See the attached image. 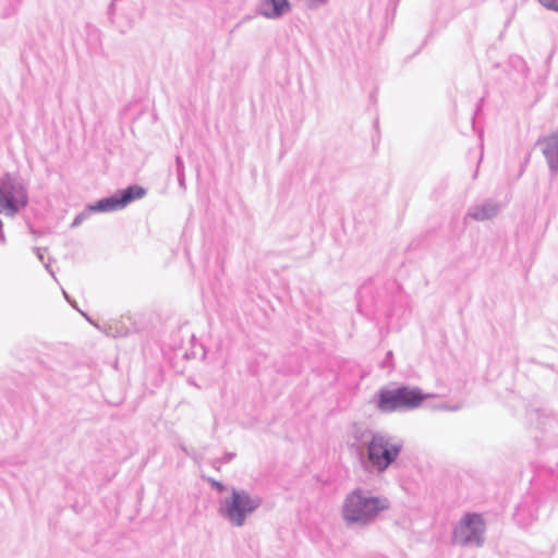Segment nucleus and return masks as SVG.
<instances>
[{"label": "nucleus", "mask_w": 558, "mask_h": 558, "mask_svg": "<svg viewBox=\"0 0 558 558\" xmlns=\"http://www.w3.org/2000/svg\"><path fill=\"white\" fill-rule=\"evenodd\" d=\"M34 251L36 252L37 258L44 263V253L40 247H34Z\"/></svg>", "instance_id": "23"}, {"label": "nucleus", "mask_w": 558, "mask_h": 558, "mask_svg": "<svg viewBox=\"0 0 558 558\" xmlns=\"http://www.w3.org/2000/svg\"><path fill=\"white\" fill-rule=\"evenodd\" d=\"M483 105H484V97L480 98L477 104H476V107H475V110H474V113L471 118V121H472V128L473 130H475V118L478 113L482 112V109H483Z\"/></svg>", "instance_id": "17"}, {"label": "nucleus", "mask_w": 558, "mask_h": 558, "mask_svg": "<svg viewBox=\"0 0 558 558\" xmlns=\"http://www.w3.org/2000/svg\"><path fill=\"white\" fill-rule=\"evenodd\" d=\"M0 242L1 243H5V234H4V231H3V227L0 228Z\"/></svg>", "instance_id": "26"}, {"label": "nucleus", "mask_w": 558, "mask_h": 558, "mask_svg": "<svg viewBox=\"0 0 558 558\" xmlns=\"http://www.w3.org/2000/svg\"><path fill=\"white\" fill-rule=\"evenodd\" d=\"M427 395L420 387L407 384H390L380 387L373 403L380 413H404L422 405Z\"/></svg>", "instance_id": "3"}, {"label": "nucleus", "mask_w": 558, "mask_h": 558, "mask_svg": "<svg viewBox=\"0 0 558 558\" xmlns=\"http://www.w3.org/2000/svg\"><path fill=\"white\" fill-rule=\"evenodd\" d=\"M29 204L27 184L16 173L4 172L0 177V215L15 217Z\"/></svg>", "instance_id": "6"}, {"label": "nucleus", "mask_w": 558, "mask_h": 558, "mask_svg": "<svg viewBox=\"0 0 558 558\" xmlns=\"http://www.w3.org/2000/svg\"><path fill=\"white\" fill-rule=\"evenodd\" d=\"M16 10H17L16 4H11V7H10V11L4 12V13H3V16H4V17H8V16H10L11 14L15 13V12H16Z\"/></svg>", "instance_id": "22"}, {"label": "nucleus", "mask_w": 558, "mask_h": 558, "mask_svg": "<svg viewBox=\"0 0 558 558\" xmlns=\"http://www.w3.org/2000/svg\"><path fill=\"white\" fill-rule=\"evenodd\" d=\"M527 420L544 433L553 430L558 426L557 416L548 409L527 410Z\"/></svg>", "instance_id": "10"}, {"label": "nucleus", "mask_w": 558, "mask_h": 558, "mask_svg": "<svg viewBox=\"0 0 558 558\" xmlns=\"http://www.w3.org/2000/svg\"><path fill=\"white\" fill-rule=\"evenodd\" d=\"M500 209L501 207L497 202L486 199L483 203L470 206L466 211V217L475 221L490 220L499 214Z\"/></svg>", "instance_id": "11"}, {"label": "nucleus", "mask_w": 558, "mask_h": 558, "mask_svg": "<svg viewBox=\"0 0 558 558\" xmlns=\"http://www.w3.org/2000/svg\"><path fill=\"white\" fill-rule=\"evenodd\" d=\"M514 518L522 525H529L532 521L536 520V515L530 510L525 502L517 507Z\"/></svg>", "instance_id": "12"}, {"label": "nucleus", "mask_w": 558, "mask_h": 558, "mask_svg": "<svg viewBox=\"0 0 558 558\" xmlns=\"http://www.w3.org/2000/svg\"><path fill=\"white\" fill-rule=\"evenodd\" d=\"M329 0H306V5L310 10L318 9L328 3Z\"/></svg>", "instance_id": "18"}, {"label": "nucleus", "mask_w": 558, "mask_h": 558, "mask_svg": "<svg viewBox=\"0 0 558 558\" xmlns=\"http://www.w3.org/2000/svg\"><path fill=\"white\" fill-rule=\"evenodd\" d=\"M221 464H222V463H221V461H219V458H218V459L213 460V462H211V466H213L215 470H217V471H219V470H220Z\"/></svg>", "instance_id": "24"}, {"label": "nucleus", "mask_w": 558, "mask_h": 558, "mask_svg": "<svg viewBox=\"0 0 558 558\" xmlns=\"http://www.w3.org/2000/svg\"><path fill=\"white\" fill-rule=\"evenodd\" d=\"M441 408L445 409V410H448V411H457L460 407L459 405L444 404V405H441Z\"/></svg>", "instance_id": "25"}, {"label": "nucleus", "mask_w": 558, "mask_h": 558, "mask_svg": "<svg viewBox=\"0 0 558 558\" xmlns=\"http://www.w3.org/2000/svg\"><path fill=\"white\" fill-rule=\"evenodd\" d=\"M551 174L558 173V129L536 141Z\"/></svg>", "instance_id": "8"}, {"label": "nucleus", "mask_w": 558, "mask_h": 558, "mask_svg": "<svg viewBox=\"0 0 558 558\" xmlns=\"http://www.w3.org/2000/svg\"><path fill=\"white\" fill-rule=\"evenodd\" d=\"M486 521L480 512H465L452 529L451 543L480 548L485 543Z\"/></svg>", "instance_id": "7"}, {"label": "nucleus", "mask_w": 558, "mask_h": 558, "mask_svg": "<svg viewBox=\"0 0 558 558\" xmlns=\"http://www.w3.org/2000/svg\"><path fill=\"white\" fill-rule=\"evenodd\" d=\"M46 269L49 270V272L53 276V272H52V270L49 269L48 265H46Z\"/></svg>", "instance_id": "28"}, {"label": "nucleus", "mask_w": 558, "mask_h": 558, "mask_svg": "<svg viewBox=\"0 0 558 558\" xmlns=\"http://www.w3.org/2000/svg\"><path fill=\"white\" fill-rule=\"evenodd\" d=\"M392 360H393V353H392V351H388V352L386 353L385 359L383 360V362H381V364H380V367H381L383 369H385V368H389V367H392V366H393V365H392Z\"/></svg>", "instance_id": "19"}, {"label": "nucleus", "mask_w": 558, "mask_h": 558, "mask_svg": "<svg viewBox=\"0 0 558 558\" xmlns=\"http://www.w3.org/2000/svg\"><path fill=\"white\" fill-rule=\"evenodd\" d=\"M292 10L289 0H260L255 13L268 20H279Z\"/></svg>", "instance_id": "9"}, {"label": "nucleus", "mask_w": 558, "mask_h": 558, "mask_svg": "<svg viewBox=\"0 0 558 558\" xmlns=\"http://www.w3.org/2000/svg\"><path fill=\"white\" fill-rule=\"evenodd\" d=\"M554 485H555L556 488H558V483H555Z\"/></svg>", "instance_id": "30"}, {"label": "nucleus", "mask_w": 558, "mask_h": 558, "mask_svg": "<svg viewBox=\"0 0 558 558\" xmlns=\"http://www.w3.org/2000/svg\"><path fill=\"white\" fill-rule=\"evenodd\" d=\"M182 451H184L187 456H191L190 451L187 450L186 447L182 446L181 447Z\"/></svg>", "instance_id": "27"}, {"label": "nucleus", "mask_w": 558, "mask_h": 558, "mask_svg": "<svg viewBox=\"0 0 558 558\" xmlns=\"http://www.w3.org/2000/svg\"><path fill=\"white\" fill-rule=\"evenodd\" d=\"M371 290V287L367 286V284H363L359 291H357V298H359V301H357V308L359 311H361V307L363 306V304L365 303V298H366V294L369 292Z\"/></svg>", "instance_id": "15"}, {"label": "nucleus", "mask_w": 558, "mask_h": 558, "mask_svg": "<svg viewBox=\"0 0 558 558\" xmlns=\"http://www.w3.org/2000/svg\"><path fill=\"white\" fill-rule=\"evenodd\" d=\"M234 458H235L234 452L227 451L223 453V456L221 458H219V461H221V463H223V464H227V463H230Z\"/></svg>", "instance_id": "20"}, {"label": "nucleus", "mask_w": 558, "mask_h": 558, "mask_svg": "<svg viewBox=\"0 0 558 558\" xmlns=\"http://www.w3.org/2000/svg\"><path fill=\"white\" fill-rule=\"evenodd\" d=\"M263 497L253 495L244 488L232 486L230 494L220 499L218 513L235 527L245 525L247 519L263 505Z\"/></svg>", "instance_id": "4"}, {"label": "nucleus", "mask_w": 558, "mask_h": 558, "mask_svg": "<svg viewBox=\"0 0 558 558\" xmlns=\"http://www.w3.org/2000/svg\"><path fill=\"white\" fill-rule=\"evenodd\" d=\"M368 434L365 450L357 451L360 464L365 472L383 474L398 460L403 440L383 432L368 430Z\"/></svg>", "instance_id": "2"}, {"label": "nucleus", "mask_w": 558, "mask_h": 558, "mask_svg": "<svg viewBox=\"0 0 558 558\" xmlns=\"http://www.w3.org/2000/svg\"><path fill=\"white\" fill-rule=\"evenodd\" d=\"M117 1H118V0H111L110 4H109V7H108V12H107V13H108V15H109V17H110V19H112V16L114 15V12H116V2H117Z\"/></svg>", "instance_id": "21"}, {"label": "nucleus", "mask_w": 558, "mask_h": 558, "mask_svg": "<svg viewBox=\"0 0 558 558\" xmlns=\"http://www.w3.org/2000/svg\"><path fill=\"white\" fill-rule=\"evenodd\" d=\"M390 500L372 489L357 486L349 492L341 506V519L348 529H365L378 521L389 510Z\"/></svg>", "instance_id": "1"}, {"label": "nucleus", "mask_w": 558, "mask_h": 558, "mask_svg": "<svg viewBox=\"0 0 558 558\" xmlns=\"http://www.w3.org/2000/svg\"><path fill=\"white\" fill-rule=\"evenodd\" d=\"M146 194L147 190L136 183L130 184L124 189L117 190L109 196L88 203L84 210L74 217L71 227H78L95 213H112L124 209L128 205L143 198Z\"/></svg>", "instance_id": "5"}, {"label": "nucleus", "mask_w": 558, "mask_h": 558, "mask_svg": "<svg viewBox=\"0 0 558 558\" xmlns=\"http://www.w3.org/2000/svg\"><path fill=\"white\" fill-rule=\"evenodd\" d=\"M538 2L547 10L558 12V0H538Z\"/></svg>", "instance_id": "16"}, {"label": "nucleus", "mask_w": 558, "mask_h": 558, "mask_svg": "<svg viewBox=\"0 0 558 558\" xmlns=\"http://www.w3.org/2000/svg\"><path fill=\"white\" fill-rule=\"evenodd\" d=\"M82 314H83V316H85V317L87 318V320H88V322H92V320L87 317L86 313H82Z\"/></svg>", "instance_id": "29"}, {"label": "nucleus", "mask_w": 558, "mask_h": 558, "mask_svg": "<svg viewBox=\"0 0 558 558\" xmlns=\"http://www.w3.org/2000/svg\"><path fill=\"white\" fill-rule=\"evenodd\" d=\"M204 478L209 484L211 489L216 490L217 493H225L227 490L230 492V489L228 488V486L225 483H222L214 477H204Z\"/></svg>", "instance_id": "14"}, {"label": "nucleus", "mask_w": 558, "mask_h": 558, "mask_svg": "<svg viewBox=\"0 0 558 558\" xmlns=\"http://www.w3.org/2000/svg\"><path fill=\"white\" fill-rule=\"evenodd\" d=\"M174 163H175L178 184H179L180 189L184 192L186 190V184H185V169H184L183 158L180 155H177L175 159H174Z\"/></svg>", "instance_id": "13"}]
</instances>
